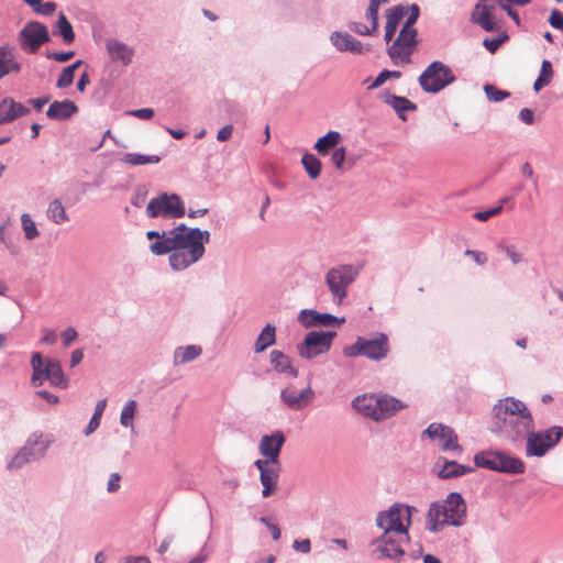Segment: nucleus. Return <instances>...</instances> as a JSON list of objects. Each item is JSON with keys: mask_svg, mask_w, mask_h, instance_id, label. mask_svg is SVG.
I'll return each mask as SVG.
<instances>
[{"mask_svg": "<svg viewBox=\"0 0 563 563\" xmlns=\"http://www.w3.org/2000/svg\"><path fill=\"white\" fill-rule=\"evenodd\" d=\"M169 238L150 245L155 255H169V265L174 271H184L198 262L205 254V244L210 240L208 231L191 229L185 224L169 230Z\"/></svg>", "mask_w": 563, "mask_h": 563, "instance_id": "1", "label": "nucleus"}, {"mask_svg": "<svg viewBox=\"0 0 563 563\" xmlns=\"http://www.w3.org/2000/svg\"><path fill=\"white\" fill-rule=\"evenodd\" d=\"M493 427L505 439L517 441L534 429V421L529 408L521 400L506 397L493 408Z\"/></svg>", "mask_w": 563, "mask_h": 563, "instance_id": "2", "label": "nucleus"}, {"mask_svg": "<svg viewBox=\"0 0 563 563\" xmlns=\"http://www.w3.org/2000/svg\"><path fill=\"white\" fill-rule=\"evenodd\" d=\"M410 507L394 505L388 510L378 514L376 523L384 531L380 539L374 541L380 556L398 560L405 553L402 543L408 538V527L404 519L409 522Z\"/></svg>", "mask_w": 563, "mask_h": 563, "instance_id": "3", "label": "nucleus"}, {"mask_svg": "<svg viewBox=\"0 0 563 563\" xmlns=\"http://www.w3.org/2000/svg\"><path fill=\"white\" fill-rule=\"evenodd\" d=\"M466 514V505L462 496L451 493L443 503L431 504L427 523L432 532L440 531L445 525L460 526Z\"/></svg>", "mask_w": 563, "mask_h": 563, "instance_id": "4", "label": "nucleus"}, {"mask_svg": "<svg viewBox=\"0 0 563 563\" xmlns=\"http://www.w3.org/2000/svg\"><path fill=\"white\" fill-rule=\"evenodd\" d=\"M390 351L389 339L385 333H377L372 339L357 338L356 341L345 346L343 354L349 357L365 356L373 361H382Z\"/></svg>", "mask_w": 563, "mask_h": 563, "instance_id": "5", "label": "nucleus"}, {"mask_svg": "<svg viewBox=\"0 0 563 563\" xmlns=\"http://www.w3.org/2000/svg\"><path fill=\"white\" fill-rule=\"evenodd\" d=\"M31 365L33 368L32 384L34 386H41L47 379L53 386L67 387V378L64 376L59 362L49 358L43 360L40 353H34Z\"/></svg>", "mask_w": 563, "mask_h": 563, "instance_id": "6", "label": "nucleus"}, {"mask_svg": "<svg viewBox=\"0 0 563 563\" xmlns=\"http://www.w3.org/2000/svg\"><path fill=\"white\" fill-rule=\"evenodd\" d=\"M145 213L148 218L176 219L184 217L186 209L180 196L162 192L150 200Z\"/></svg>", "mask_w": 563, "mask_h": 563, "instance_id": "7", "label": "nucleus"}, {"mask_svg": "<svg viewBox=\"0 0 563 563\" xmlns=\"http://www.w3.org/2000/svg\"><path fill=\"white\" fill-rule=\"evenodd\" d=\"M526 455L541 457L553 449L563 437V428L553 426L543 431L527 432Z\"/></svg>", "mask_w": 563, "mask_h": 563, "instance_id": "8", "label": "nucleus"}, {"mask_svg": "<svg viewBox=\"0 0 563 563\" xmlns=\"http://www.w3.org/2000/svg\"><path fill=\"white\" fill-rule=\"evenodd\" d=\"M422 90L437 93L455 81L451 68L440 60L431 63L418 78Z\"/></svg>", "mask_w": 563, "mask_h": 563, "instance_id": "9", "label": "nucleus"}, {"mask_svg": "<svg viewBox=\"0 0 563 563\" xmlns=\"http://www.w3.org/2000/svg\"><path fill=\"white\" fill-rule=\"evenodd\" d=\"M416 29L401 27L394 43L388 47L387 54L395 65L409 64L411 55L418 43Z\"/></svg>", "mask_w": 563, "mask_h": 563, "instance_id": "10", "label": "nucleus"}, {"mask_svg": "<svg viewBox=\"0 0 563 563\" xmlns=\"http://www.w3.org/2000/svg\"><path fill=\"white\" fill-rule=\"evenodd\" d=\"M504 0H479L472 12V21L486 32L500 27V12Z\"/></svg>", "mask_w": 563, "mask_h": 563, "instance_id": "11", "label": "nucleus"}, {"mask_svg": "<svg viewBox=\"0 0 563 563\" xmlns=\"http://www.w3.org/2000/svg\"><path fill=\"white\" fill-rule=\"evenodd\" d=\"M336 333L334 331H311L308 332L303 342L297 346L298 354L306 360H311L327 353Z\"/></svg>", "mask_w": 563, "mask_h": 563, "instance_id": "12", "label": "nucleus"}, {"mask_svg": "<svg viewBox=\"0 0 563 563\" xmlns=\"http://www.w3.org/2000/svg\"><path fill=\"white\" fill-rule=\"evenodd\" d=\"M357 272L351 265L331 268L325 276V283L335 302L341 303L346 296L349 285L355 279Z\"/></svg>", "mask_w": 563, "mask_h": 563, "instance_id": "13", "label": "nucleus"}, {"mask_svg": "<svg viewBox=\"0 0 563 563\" xmlns=\"http://www.w3.org/2000/svg\"><path fill=\"white\" fill-rule=\"evenodd\" d=\"M19 40L23 51L34 54L49 40L48 30L41 22H29L20 31Z\"/></svg>", "mask_w": 563, "mask_h": 563, "instance_id": "14", "label": "nucleus"}, {"mask_svg": "<svg viewBox=\"0 0 563 563\" xmlns=\"http://www.w3.org/2000/svg\"><path fill=\"white\" fill-rule=\"evenodd\" d=\"M424 433L433 441L438 442L443 451L462 452V448L457 443V435L454 430L442 423H431Z\"/></svg>", "mask_w": 563, "mask_h": 563, "instance_id": "15", "label": "nucleus"}, {"mask_svg": "<svg viewBox=\"0 0 563 563\" xmlns=\"http://www.w3.org/2000/svg\"><path fill=\"white\" fill-rule=\"evenodd\" d=\"M254 465L260 471V481L263 485L262 496L267 498L275 495L278 489L280 464H269L267 462L256 460Z\"/></svg>", "mask_w": 563, "mask_h": 563, "instance_id": "16", "label": "nucleus"}, {"mask_svg": "<svg viewBox=\"0 0 563 563\" xmlns=\"http://www.w3.org/2000/svg\"><path fill=\"white\" fill-rule=\"evenodd\" d=\"M285 443V435L280 431H275L272 434H265L260 441V452L265 460L261 462H267L269 464H279V454Z\"/></svg>", "mask_w": 563, "mask_h": 563, "instance_id": "17", "label": "nucleus"}, {"mask_svg": "<svg viewBox=\"0 0 563 563\" xmlns=\"http://www.w3.org/2000/svg\"><path fill=\"white\" fill-rule=\"evenodd\" d=\"M280 398L292 410H300L307 407L314 398V391L307 387L297 393L294 388L287 387L282 390Z\"/></svg>", "mask_w": 563, "mask_h": 563, "instance_id": "18", "label": "nucleus"}, {"mask_svg": "<svg viewBox=\"0 0 563 563\" xmlns=\"http://www.w3.org/2000/svg\"><path fill=\"white\" fill-rule=\"evenodd\" d=\"M45 446L43 442H27V444L11 460L8 467L18 470L25 463L38 459L44 454Z\"/></svg>", "mask_w": 563, "mask_h": 563, "instance_id": "19", "label": "nucleus"}, {"mask_svg": "<svg viewBox=\"0 0 563 563\" xmlns=\"http://www.w3.org/2000/svg\"><path fill=\"white\" fill-rule=\"evenodd\" d=\"M330 41L339 52L363 54L364 52L369 51V48H364L363 44L349 33L338 31L332 32Z\"/></svg>", "mask_w": 563, "mask_h": 563, "instance_id": "20", "label": "nucleus"}, {"mask_svg": "<svg viewBox=\"0 0 563 563\" xmlns=\"http://www.w3.org/2000/svg\"><path fill=\"white\" fill-rule=\"evenodd\" d=\"M29 112V108L21 102H16L12 98H4L0 102V124L12 122L18 118L26 115Z\"/></svg>", "mask_w": 563, "mask_h": 563, "instance_id": "21", "label": "nucleus"}, {"mask_svg": "<svg viewBox=\"0 0 563 563\" xmlns=\"http://www.w3.org/2000/svg\"><path fill=\"white\" fill-rule=\"evenodd\" d=\"M408 13V8L404 5H396L393 8H389L386 11V25H385V35L384 40L389 43L399 25L401 20L405 18V15Z\"/></svg>", "mask_w": 563, "mask_h": 563, "instance_id": "22", "label": "nucleus"}, {"mask_svg": "<svg viewBox=\"0 0 563 563\" xmlns=\"http://www.w3.org/2000/svg\"><path fill=\"white\" fill-rule=\"evenodd\" d=\"M378 401L379 407H377L376 421L390 418L406 407L401 400L386 395L378 397Z\"/></svg>", "mask_w": 563, "mask_h": 563, "instance_id": "23", "label": "nucleus"}, {"mask_svg": "<svg viewBox=\"0 0 563 563\" xmlns=\"http://www.w3.org/2000/svg\"><path fill=\"white\" fill-rule=\"evenodd\" d=\"M21 65L15 60L14 49L9 45L0 46V77L11 73L18 74Z\"/></svg>", "mask_w": 563, "mask_h": 563, "instance_id": "24", "label": "nucleus"}, {"mask_svg": "<svg viewBox=\"0 0 563 563\" xmlns=\"http://www.w3.org/2000/svg\"><path fill=\"white\" fill-rule=\"evenodd\" d=\"M300 322L309 327H329L336 321V318L330 313H320L314 310H302L299 316Z\"/></svg>", "mask_w": 563, "mask_h": 563, "instance_id": "25", "label": "nucleus"}, {"mask_svg": "<svg viewBox=\"0 0 563 563\" xmlns=\"http://www.w3.org/2000/svg\"><path fill=\"white\" fill-rule=\"evenodd\" d=\"M77 106L70 100L54 101L49 104L46 115L53 120H66L77 112Z\"/></svg>", "mask_w": 563, "mask_h": 563, "instance_id": "26", "label": "nucleus"}, {"mask_svg": "<svg viewBox=\"0 0 563 563\" xmlns=\"http://www.w3.org/2000/svg\"><path fill=\"white\" fill-rule=\"evenodd\" d=\"M352 405L357 412L376 421L377 407H379L378 397L374 395L357 396Z\"/></svg>", "mask_w": 563, "mask_h": 563, "instance_id": "27", "label": "nucleus"}, {"mask_svg": "<svg viewBox=\"0 0 563 563\" xmlns=\"http://www.w3.org/2000/svg\"><path fill=\"white\" fill-rule=\"evenodd\" d=\"M107 49L112 60H120L125 66L132 62L134 51L122 42L109 40L107 42Z\"/></svg>", "mask_w": 563, "mask_h": 563, "instance_id": "28", "label": "nucleus"}, {"mask_svg": "<svg viewBox=\"0 0 563 563\" xmlns=\"http://www.w3.org/2000/svg\"><path fill=\"white\" fill-rule=\"evenodd\" d=\"M498 459L497 472L522 474L526 470L525 463L518 457L510 456L504 452H498Z\"/></svg>", "mask_w": 563, "mask_h": 563, "instance_id": "29", "label": "nucleus"}, {"mask_svg": "<svg viewBox=\"0 0 563 563\" xmlns=\"http://www.w3.org/2000/svg\"><path fill=\"white\" fill-rule=\"evenodd\" d=\"M273 368L282 374H289L297 377L298 371L292 366L290 358L278 350H274L269 354Z\"/></svg>", "mask_w": 563, "mask_h": 563, "instance_id": "30", "label": "nucleus"}, {"mask_svg": "<svg viewBox=\"0 0 563 563\" xmlns=\"http://www.w3.org/2000/svg\"><path fill=\"white\" fill-rule=\"evenodd\" d=\"M53 34L60 35L65 44H71L75 41L73 26L63 12H59L58 14V20L55 23Z\"/></svg>", "mask_w": 563, "mask_h": 563, "instance_id": "31", "label": "nucleus"}, {"mask_svg": "<svg viewBox=\"0 0 563 563\" xmlns=\"http://www.w3.org/2000/svg\"><path fill=\"white\" fill-rule=\"evenodd\" d=\"M276 341V329L272 324H267L260 333L255 345V353L265 351L268 346L273 345Z\"/></svg>", "mask_w": 563, "mask_h": 563, "instance_id": "32", "label": "nucleus"}, {"mask_svg": "<svg viewBox=\"0 0 563 563\" xmlns=\"http://www.w3.org/2000/svg\"><path fill=\"white\" fill-rule=\"evenodd\" d=\"M341 141V134L336 131H329L325 135L318 139L314 144V150L321 154H328L330 148L336 147Z\"/></svg>", "mask_w": 563, "mask_h": 563, "instance_id": "33", "label": "nucleus"}, {"mask_svg": "<svg viewBox=\"0 0 563 563\" xmlns=\"http://www.w3.org/2000/svg\"><path fill=\"white\" fill-rule=\"evenodd\" d=\"M201 354V347L198 345L179 346L174 353V363L176 365L188 363Z\"/></svg>", "mask_w": 563, "mask_h": 563, "instance_id": "34", "label": "nucleus"}, {"mask_svg": "<svg viewBox=\"0 0 563 563\" xmlns=\"http://www.w3.org/2000/svg\"><path fill=\"white\" fill-rule=\"evenodd\" d=\"M385 101L398 113L401 119H405L402 114L405 111L416 110L417 108L413 102L405 97L389 95Z\"/></svg>", "mask_w": 563, "mask_h": 563, "instance_id": "35", "label": "nucleus"}, {"mask_svg": "<svg viewBox=\"0 0 563 563\" xmlns=\"http://www.w3.org/2000/svg\"><path fill=\"white\" fill-rule=\"evenodd\" d=\"M498 461L499 459L497 451L481 452L477 453L474 457L476 466L492 471H497Z\"/></svg>", "mask_w": 563, "mask_h": 563, "instance_id": "36", "label": "nucleus"}, {"mask_svg": "<svg viewBox=\"0 0 563 563\" xmlns=\"http://www.w3.org/2000/svg\"><path fill=\"white\" fill-rule=\"evenodd\" d=\"M47 217L56 224H62L68 221V216L65 207L59 199H54L47 209Z\"/></svg>", "mask_w": 563, "mask_h": 563, "instance_id": "37", "label": "nucleus"}, {"mask_svg": "<svg viewBox=\"0 0 563 563\" xmlns=\"http://www.w3.org/2000/svg\"><path fill=\"white\" fill-rule=\"evenodd\" d=\"M471 471H472L471 467H466V466L459 464L454 461H446V462H444L443 467L439 472V476L442 478L456 477V476L463 475Z\"/></svg>", "mask_w": 563, "mask_h": 563, "instance_id": "38", "label": "nucleus"}, {"mask_svg": "<svg viewBox=\"0 0 563 563\" xmlns=\"http://www.w3.org/2000/svg\"><path fill=\"white\" fill-rule=\"evenodd\" d=\"M553 77L552 64L549 60H543L539 77L533 84V89L540 91L543 87L548 86Z\"/></svg>", "mask_w": 563, "mask_h": 563, "instance_id": "39", "label": "nucleus"}, {"mask_svg": "<svg viewBox=\"0 0 563 563\" xmlns=\"http://www.w3.org/2000/svg\"><path fill=\"white\" fill-rule=\"evenodd\" d=\"M301 163L311 179H316L320 176L321 163L313 154H305L301 158Z\"/></svg>", "mask_w": 563, "mask_h": 563, "instance_id": "40", "label": "nucleus"}, {"mask_svg": "<svg viewBox=\"0 0 563 563\" xmlns=\"http://www.w3.org/2000/svg\"><path fill=\"white\" fill-rule=\"evenodd\" d=\"M161 161L158 156H147L142 154H135V153H126L122 157V162L129 165H146V164H156Z\"/></svg>", "mask_w": 563, "mask_h": 563, "instance_id": "41", "label": "nucleus"}, {"mask_svg": "<svg viewBox=\"0 0 563 563\" xmlns=\"http://www.w3.org/2000/svg\"><path fill=\"white\" fill-rule=\"evenodd\" d=\"M81 60H77L74 64L65 67L57 79L56 87L57 88H66L70 86L74 81L75 70L81 65Z\"/></svg>", "mask_w": 563, "mask_h": 563, "instance_id": "42", "label": "nucleus"}, {"mask_svg": "<svg viewBox=\"0 0 563 563\" xmlns=\"http://www.w3.org/2000/svg\"><path fill=\"white\" fill-rule=\"evenodd\" d=\"M26 4H29L34 12L42 15H51L53 14L56 9L57 4L53 1L43 2L42 0H22Z\"/></svg>", "mask_w": 563, "mask_h": 563, "instance_id": "43", "label": "nucleus"}, {"mask_svg": "<svg viewBox=\"0 0 563 563\" xmlns=\"http://www.w3.org/2000/svg\"><path fill=\"white\" fill-rule=\"evenodd\" d=\"M107 407V399H101L97 402L95 412L88 423V427L86 429V434L89 435L93 431H96L100 424V419L103 415V411Z\"/></svg>", "mask_w": 563, "mask_h": 563, "instance_id": "44", "label": "nucleus"}, {"mask_svg": "<svg viewBox=\"0 0 563 563\" xmlns=\"http://www.w3.org/2000/svg\"><path fill=\"white\" fill-rule=\"evenodd\" d=\"M136 411V401L129 400L121 411L120 423L124 427H132V421Z\"/></svg>", "mask_w": 563, "mask_h": 563, "instance_id": "45", "label": "nucleus"}, {"mask_svg": "<svg viewBox=\"0 0 563 563\" xmlns=\"http://www.w3.org/2000/svg\"><path fill=\"white\" fill-rule=\"evenodd\" d=\"M21 222H22L23 231L25 233V238L27 240H33L36 236H38V231L36 229L34 221L31 219L30 214L23 213L21 216Z\"/></svg>", "mask_w": 563, "mask_h": 563, "instance_id": "46", "label": "nucleus"}, {"mask_svg": "<svg viewBox=\"0 0 563 563\" xmlns=\"http://www.w3.org/2000/svg\"><path fill=\"white\" fill-rule=\"evenodd\" d=\"M484 91L486 93V97L490 101H495V102L501 101L510 96V93L508 91L500 90L493 85H485Z\"/></svg>", "mask_w": 563, "mask_h": 563, "instance_id": "47", "label": "nucleus"}, {"mask_svg": "<svg viewBox=\"0 0 563 563\" xmlns=\"http://www.w3.org/2000/svg\"><path fill=\"white\" fill-rule=\"evenodd\" d=\"M503 251L507 254L514 265L523 261V254L517 250L515 245L501 246Z\"/></svg>", "mask_w": 563, "mask_h": 563, "instance_id": "48", "label": "nucleus"}, {"mask_svg": "<svg viewBox=\"0 0 563 563\" xmlns=\"http://www.w3.org/2000/svg\"><path fill=\"white\" fill-rule=\"evenodd\" d=\"M345 154L346 153L344 147H336L333 151L331 155V162L338 169H342L343 163L345 161Z\"/></svg>", "mask_w": 563, "mask_h": 563, "instance_id": "49", "label": "nucleus"}, {"mask_svg": "<svg viewBox=\"0 0 563 563\" xmlns=\"http://www.w3.org/2000/svg\"><path fill=\"white\" fill-rule=\"evenodd\" d=\"M347 26L351 31L360 35H371L375 32L371 26L358 22H350Z\"/></svg>", "mask_w": 563, "mask_h": 563, "instance_id": "50", "label": "nucleus"}, {"mask_svg": "<svg viewBox=\"0 0 563 563\" xmlns=\"http://www.w3.org/2000/svg\"><path fill=\"white\" fill-rule=\"evenodd\" d=\"M503 210V206L492 208L489 210L479 211L474 214L475 219L479 221H487L489 218L499 214Z\"/></svg>", "mask_w": 563, "mask_h": 563, "instance_id": "51", "label": "nucleus"}, {"mask_svg": "<svg viewBox=\"0 0 563 563\" xmlns=\"http://www.w3.org/2000/svg\"><path fill=\"white\" fill-rule=\"evenodd\" d=\"M418 18H419V8L417 4H412L409 8V15L402 26L408 27V29H415L413 25L417 22Z\"/></svg>", "mask_w": 563, "mask_h": 563, "instance_id": "52", "label": "nucleus"}, {"mask_svg": "<svg viewBox=\"0 0 563 563\" xmlns=\"http://www.w3.org/2000/svg\"><path fill=\"white\" fill-rule=\"evenodd\" d=\"M549 23L553 27L563 31V14L556 9L552 10L549 18Z\"/></svg>", "mask_w": 563, "mask_h": 563, "instance_id": "53", "label": "nucleus"}, {"mask_svg": "<svg viewBox=\"0 0 563 563\" xmlns=\"http://www.w3.org/2000/svg\"><path fill=\"white\" fill-rule=\"evenodd\" d=\"M128 113L130 115H133V117L142 119V120H150L154 115V110L151 108H142V109L129 111Z\"/></svg>", "mask_w": 563, "mask_h": 563, "instance_id": "54", "label": "nucleus"}, {"mask_svg": "<svg viewBox=\"0 0 563 563\" xmlns=\"http://www.w3.org/2000/svg\"><path fill=\"white\" fill-rule=\"evenodd\" d=\"M390 70L384 69L376 79L367 87L368 89H376L384 85L389 79Z\"/></svg>", "mask_w": 563, "mask_h": 563, "instance_id": "55", "label": "nucleus"}, {"mask_svg": "<svg viewBox=\"0 0 563 563\" xmlns=\"http://www.w3.org/2000/svg\"><path fill=\"white\" fill-rule=\"evenodd\" d=\"M75 56V52L70 51V52H65V53H48L47 54V57L51 58V59H54L56 62H59V63H64V62H67L69 60L70 58H73Z\"/></svg>", "mask_w": 563, "mask_h": 563, "instance_id": "56", "label": "nucleus"}, {"mask_svg": "<svg viewBox=\"0 0 563 563\" xmlns=\"http://www.w3.org/2000/svg\"><path fill=\"white\" fill-rule=\"evenodd\" d=\"M77 331L74 328H67L62 333L63 343L65 346L70 345L77 338Z\"/></svg>", "mask_w": 563, "mask_h": 563, "instance_id": "57", "label": "nucleus"}, {"mask_svg": "<svg viewBox=\"0 0 563 563\" xmlns=\"http://www.w3.org/2000/svg\"><path fill=\"white\" fill-rule=\"evenodd\" d=\"M294 549L301 553H309L311 550V542L309 539L295 540L292 544Z\"/></svg>", "mask_w": 563, "mask_h": 563, "instance_id": "58", "label": "nucleus"}, {"mask_svg": "<svg viewBox=\"0 0 563 563\" xmlns=\"http://www.w3.org/2000/svg\"><path fill=\"white\" fill-rule=\"evenodd\" d=\"M366 18L371 22V27L376 31L378 27V10L368 7Z\"/></svg>", "mask_w": 563, "mask_h": 563, "instance_id": "59", "label": "nucleus"}, {"mask_svg": "<svg viewBox=\"0 0 563 563\" xmlns=\"http://www.w3.org/2000/svg\"><path fill=\"white\" fill-rule=\"evenodd\" d=\"M504 38H485L483 45L490 52L494 53L503 43Z\"/></svg>", "mask_w": 563, "mask_h": 563, "instance_id": "60", "label": "nucleus"}, {"mask_svg": "<svg viewBox=\"0 0 563 563\" xmlns=\"http://www.w3.org/2000/svg\"><path fill=\"white\" fill-rule=\"evenodd\" d=\"M120 479L119 473H112L108 482V492H117L120 488Z\"/></svg>", "mask_w": 563, "mask_h": 563, "instance_id": "61", "label": "nucleus"}, {"mask_svg": "<svg viewBox=\"0 0 563 563\" xmlns=\"http://www.w3.org/2000/svg\"><path fill=\"white\" fill-rule=\"evenodd\" d=\"M232 132H233V126L231 124H228V125L223 126L218 132V135H217L218 141H220V142L228 141L231 137Z\"/></svg>", "mask_w": 563, "mask_h": 563, "instance_id": "62", "label": "nucleus"}, {"mask_svg": "<svg viewBox=\"0 0 563 563\" xmlns=\"http://www.w3.org/2000/svg\"><path fill=\"white\" fill-rule=\"evenodd\" d=\"M42 342L45 344H53L55 343L57 335L54 330L52 329H43L42 330Z\"/></svg>", "mask_w": 563, "mask_h": 563, "instance_id": "63", "label": "nucleus"}, {"mask_svg": "<svg viewBox=\"0 0 563 563\" xmlns=\"http://www.w3.org/2000/svg\"><path fill=\"white\" fill-rule=\"evenodd\" d=\"M465 255L472 256L478 265H484L487 262V256L476 251L466 250Z\"/></svg>", "mask_w": 563, "mask_h": 563, "instance_id": "64", "label": "nucleus"}]
</instances>
